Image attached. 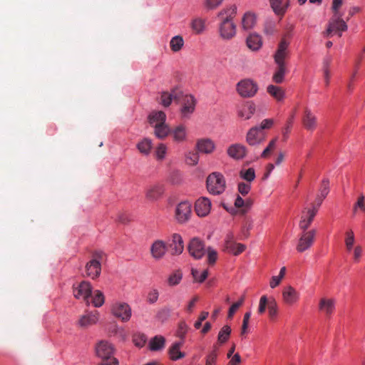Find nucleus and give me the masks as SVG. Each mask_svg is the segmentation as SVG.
I'll use <instances>...</instances> for the list:
<instances>
[{"label":"nucleus","instance_id":"nucleus-9","mask_svg":"<svg viewBox=\"0 0 365 365\" xmlns=\"http://www.w3.org/2000/svg\"><path fill=\"white\" fill-rule=\"evenodd\" d=\"M167 247L172 255H180L184 250L182 237L179 234L174 233L168 240Z\"/></svg>","mask_w":365,"mask_h":365},{"label":"nucleus","instance_id":"nucleus-51","mask_svg":"<svg viewBox=\"0 0 365 365\" xmlns=\"http://www.w3.org/2000/svg\"><path fill=\"white\" fill-rule=\"evenodd\" d=\"M268 312L269 317L273 319H274L277 315V304L274 299H272L269 302L268 304Z\"/></svg>","mask_w":365,"mask_h":365},{"label":"nucleus","instance_id":"nucleus-28","mask_svg":"<svg viewBox=\"0 0 365 365\" xmlns=\"http://www.w3.org/2000/svg\"><path fill=\"white\" fill-rule=\"evenodd\" d=\"M165 120L166 115L163 111H155L149 115V123L153 127L165 123Z\"/></svg>","mask_w":365,"mask_h":365},{"label":"nucleus","instance_id":"nucleus-43","mask_svg":"<svg viewBox=\"0 0 365 365\" xmlns=\"http://www.w3.org/2000/svg\"><path fill=\"white\" fill-rule=\"evenodd\" d=\"M240 176L247 182H250L255 178V170L252 168L248 169H242L240 172Z\"/></svg>","mask_w":365,"mask_h":365},{"label":"nucleus","instance_id":"nucleus-19","mask_svg":"<svg viewBox=\"0 0 365 365\" xmlns=\"http://www.w3.org/2000/svg\"><path fill=\"white\" fill-rule=\"evenodd\" d=\"M195 149L197 152L210 154L215 149V144L210 138H200L196 142Z\"/></svg>","mask_w":365,"mask_h":365},{"label":"nucleus","instance_id":"nucleus-3","mask_svg":"<svg viewBox=\"0 0 365 365\" xmlns=\"http://www.w3.org/2000/svg\"><path fill=\"white\" fill-rule=\"evenodd\" d=\"M237 91L243 98H252L258 91L257 83L252 79L241 80L237 84Z\"/></svg>","mask_w":365,"mask_h":365},{"label":"nucleus","instance_id":"nucleus-15","mask_svg":"<svg viewBox=\"0 0 365 365\" xmlns=\"http://www.w3.org/2000/svg\"><path fill=\"white\" fill-rule=\"evenodd\" d=\"M196 101L192 95H185L182 97L181 114L183 118H189L194 112Z\"/></svg>","mask_w":365,"mask_h":365},{"label":"nucleus","instance_id":"nucleus-60","mask_svg":"<svg viewBox=\"0 0 365 365\" xmlns=\"http://www.w3.org/2000/svg\"><path fill=\"white\" fill-rule=\"evenodd\" d=\"M182 279V274L180 272H175L171 274L168 278V284L170 286H175L180 283Z\"/></svg>","mask_w":365,"mask_h":365},{"label":"nucleus","instance_id":"nucleus-33","mask_svg":"<svg viewBox=\"0 0 365 365\" xmlns=\"http://www.w3.org/2000/svg\"><path fill=\"white\" fill-rule=\"evenodd\" d=\"M255 105L252 102H248L244 106L242 109L239 113V115L244 118L245 120L251 118L255 112Z\"/></svg>","mask_w":365,"mask_h":365},{"label":"nucleus","instance_id":"nucleus-64","mask_svg":"<svg viewBox=\"0 0 365 365\" xmlns=\"http://www.w3.org/2000/svg\"><path fill=\"white\" fill-rule=\"evenodd\" d=\"M223 0H205V6L208 9H215L218 7Z\"/></svg>","mask_w":365,"mask_h":365},{"label":"nucleus","instance_id":"nucleus-42","mask_svg":"<svg viewBox=\"0 0 365 365\" xmlns=\"http://www.w3.org/2000/svg\"><path fill=\"white\" fill-rule=\"evenodd\" d=\"M137 147L141 153L148 155L152 148V142L150 139L145 138L138 143Z\"/></svg>","mask_w":365,"mask_h":365},{"label":"nucleus","instance_id":"nucleus-57","mask_svg":"<svg viewBox=\"0 0 365 365\" xmlns=\"http://www.w3.org/2000/svg\"><path fill=\"white\" fill-rule=\"evenodd\" d=\"M192 274L195 281L198 282H204L208 276V271L204 270L200 275L198 276V271L197 269H192Z\"/></svg>","mask_w":365,"mask_h":365},{"label":"nucleus","instance_id":"nucleus-18","mask_svg":"<svg viewBox=\"0 0 365 365\" xmlns=\"http://www.w3.org/2000/svg\"><path fill=\"white\" fill-rule=\"evenodd\" d=\"M283 302L288 305L296 304L299 299V293L293 287L287 286L282 291Z\"/></svg>","mask_w":365,"mask_h":365},{"label":"nucleus","instance_id":"nucleus-6","mask_svg":"<svg viewBox=\"0 0 365 365\" xmlns=\"http://www.w3.org/2000/svg\"><path fill=\"white\" fill-rule=\"evenodd\" d=\"M187 249L190 255L195 259H201L205 254V243L198 237L190 240Z\"/></svg>","mask_w":365,"mask_h":365},{"label":"nucleus","instance_id":"nucleus-59","mask_svg":"<svg viewBox=\"0 0 365 365\" xmlns=\"http://www.w3.org/2000/svg\"><path fill=\"white\" fill-rule=\"evenodd\" d=\"M269 302V301H268L267 297L265 295L261 297L257 310L259 314H262L265 312L266 308H268Z\"/></svg>","mask_w":365,"mask_h":365},{"label":"nucleus","instance_id":"nucleus-35","mask_svg":"<svg viewBox=\"0 0 365 365\" xmlns=\"http://www.w3.org/2000/svg\"><path fill=\"white\" fill-rule=\"evenodd\" d=\"M232 329L229 325H225L220 329L217 336V341L220 344H225L230 338Z\"/></svg>","mask_w":365,"mask_h":365},{"label":"nucleus","instance_id":"nucleus-40","mask_svg":"<svg viewBox=\"0 0 365 365\" xmlns=\"http://www.w3.org/2000/svg\"><path fill=\"white\" fill-rule=\"evenodd\" d=\"M286 71L285 65H277V70L272 77L273 81L276 83H282Z\"/></svg>","mask_w":365,"mask_h":365},{"label":"nucleus","instance_id":"nucleus-32","mask_svg":"<svg viewBox=\"0 0 365 365\" xmlns=\"http://www.w3.org/2000/svg\"><path fill=\"white\" fill-rule=\"evenodd\" d=\"M245 248L246 247L245 245L241 243H236L235 242L233 243L228 242L225 245V250L235 255H240L245 251Z\"/></svg>","mask_w":365,"mask_h":365},{"label":"nucleus","instance_id":"nucleus-63","mask_svg":"<svg viewBox=\"0 0 365 365\" xmlns=\"http://www.w3.org/2000/svg\"><path fill=\"white\" fill-rule=\"evenodd\" d=\"M171 314V310L170 308L165 307L160 310L158 313V318L162 321L167 319Z\"/></svg>","mask_w":365,"mask_h":365},{"label":"nucleus","instance_id":"nucleus-2","mask_svg":"<svg viewBox=\"0 0 365 365\" xmlns=\"http://www.w3.org/2000/svg\"><path fill=\"white\" fill-rule=\"evenodd\" d=\"M207 188L210 193L217 195L222 194L226 187L224 176L217 172H214L207 178Z\"/></svg>","mask_w":365,"mask_h":365},{"label":"nucleus","instance_id":"nucleus-47","mask_svg":"<svg viewBox=\"0 0 365 365\" xmlns=\"http://www.w3.org/2000/svg\"><path fill=\"white\" fill-rule=\"evenodd\" d=\"M277 141V138H275L272 139L269 143L268 145L262 151V153L261 154V158H267L271 155V153L275 149Z\"/></svg>","mask_w":365,"mask_h":365},{"label":"nucleus","instance_id":"nucleus-46","mask_svg":"<svg viewBox=\"0 0 365 365\" xmlns=\"http://www.w3.org/2000/svg\"><path fill=\"white\" fill-rule=\"evenodd\" d=\"M345 235L346 248L348 252H351V250L353 249V246L355 242L354 234V232L351 230H350L346 232Z\"/></svg>","mask_w":365,"mask_h":365},{"label":"nucleus","instance_id":"nucleus-54","mask_svg":"<svg viewBox=\"0 0 365 365\" xmlns=\"http://www.w3.org/2000/svg\"><path fill=\"white\" fill-rule=\"evenodd\" d=\"M329 192V181L328 179L323 180L322 182V185L319 190V195L322 198H324L327 196Z\"/></svg>","mask_w":365,"mask_h":365},{"label":"nucleus","instance_id":"nucleus-7","mask_svg":"<svg viewBox=\"0 0 365 365\" xmlns=\"http://www.w3.org/2000/svg\"><path fill=\"white\" fill-rule=\"evenodd\" d=\"M92 293V287L88 282L82 281L81 282L73 284V295L76 299H83L88 302V299Z\"/></svg>","mask_w":365,"mask_h":365},{"label":"nucleus","instance_id":"nucleus-13","mask_svg":"<svg viewBox=\"0 0 365 365\" xmlns=\"http://www.w3.org/2000/svg\"><path fill=\"white\" fill-rule=\"evenodd\" d=\"M220 36L224 39H230L236 34V26L227 19H222V23L220 26Z\"/></svg>","mask_w":365,"mask_h":365},{"label":"nucleus","instance_id":"nucleus-31","mask_svg":"<svg viewBox=\"0 0 365 365\" xmlns=\"http://www.w3.org/2000/svg\"><path fill=\"white\" fill-rule=\"evenodd\" d=\"M165 339L162 336H155L149 341V348L151 351H156L164 348Z\"/></svg>","mask_w":365,"mask_h":365},{"label":"nucleus","instance_id":"nucleus-8","mask_svg":"<svg viewBox=\"0 0 365 365\" xmlns=\"http://www.w3.org/2000/svg\"><path fill=\"white\" fill-rule=\"evenodd\" d=\"M316 232L315 230L302 232L297 245V250L299 252H304L312 246Z\"/></svg>","mask_w":365,"mask_h":365},{"label":"nucleus","instance_id":"nucleus-53","mask_svg":"<svg viewBox=\"0 0 365 365\" xmlns=\"http://www.w3.org/2000/svg\"><path fill=\"white\" fill-rule=\"evenodd\" d=\"M217 355V349L216 346H214L213 350L206 357L205 365H215Z\"/></svg>","mask_w":365,"mask_h":365},{"label":"nucleus","instance_id":"nucleus-21","mask_svg":"<svg viewBox=\"0 0 365 365\" xmlns=\"http://www.w3.org/2000/svg\"><path fill=\"white\" fill-rule=\"evenodd\" d=\"M336 302L334 299L323 297L319 302V310L329 317L334 312Z\"/></svg>","mask_w":365,"mask_h":365},{"label":"nucleus","instance_id":"nucleus-45","mask_svg":"<svg viewBox=\"0 0 365 365\" xmlns=\"http://www.w3.org/2000/svg\"><path fill=\"white\" fill-rule=\"evenodd\" d=\"M192 29L196 34L202 33L205 29V21L200 18H196L191 23Z\"/></svg>","mask_w":365,"mask_h":365},{"label":"nucleus","instance_id":"nucleus-61","mask_svg":"<svg viewBox=\"0 0 365 365\" xmlns=\"http://www.w3.org/2000/svg\"><path fill=\"white\" fill-rule=\"evenodd\" d=\"M159 292L156 289H151L147 297V301L150 304H154L158 299Z\"/></svg>","mask_w":365,"mask_h":365},{"label":"nucleus","instance_id":"nucleus-1","mask_svg":"<svg viewBox=\"0 0 365 365\" xmlns=\"http://www.w3.org/2000/svg\"><path fill=\"white\" fill-rule=\"evenodd\" d=\"M96 355L103 360L99 365H114V348L111 343L101 340L95 347Z\"/></svg>","mask_w":365,"mask_h":365},{"label":"nucleus","instance_id":"nucleus-17","mask_svg":"<svg viewBox=\"0 0 365 365\" xmlns=\"http://www.w3.org/2000/svg\"><path fill=\"white\" fill-rule=\"evenodd\" d=\"M304 128L308 131H313L317 126V118L310 109L306 108L302 118Z\"/></svg>","mask_w":365,"mask_h":365},{"label":"nucleus","instance_id":"nucleus-25","mask_svg":"<svg viewBox=\"0 0 365 365\" xmlns=\"http://www.w3.org/2000/svg\"><path fill=\"white\" fill-rule=\"evenodd\" d=\"M170 135H172L175 142H184L187 140V128L184 125H179L171 129Z\"/></svg>","mask_w":365,"mask_h":365},{"label":"nucleus","instance_id":"nucleus-48","mask_svg":"<svg viewBox=\"0 0 365 365\" xmlns=\"http://www.w3.org/2000/svg\"><path fill=\"white\" fill-rule=\"evenodd\" d=\"M92 303L96 307H99L104 303V296L99 290L94 291V296L92 299Z\"/></svg>","mask_w":365,"mask_h":365},{"label":"nucleus","instance_id":"nucleus-24","mask_svg":"<svg viewBox=\"0 0 365 365\" xmlns=\"http://www.w3.org/2000/svg\"><path fill=\"white\" fill-rule=\"evenodd\" d=\"M182 93L177 89H173L170 93L164 91L162 92L160 96V103L165 107H168L173 100L177 101L180 99Z\"/></svg>","mask_w":365,"mask_h":365},{"label":"nucleus","instance_id":"nucleus-10","mask_svg":"<svg viewBox=\"0 0 365 365\" xmlns=\"http://www.w3.org/2000/svg\"><path fill=\"white\" fill-rule=\"evenodd\" d=\"M191 215V204L187 201L179 203L175 210V218L180 223L187 221Z\"/></svg>","mask_w":365,"mask_h":365},{"label":"nucleus","instance_id":"nucleus-38","mask_svg":"<svg viewBox=\"0 0 365 365\" xmlns=\"http://www.w3.org/2000/svg\"><path fill=\"white\" fill-rule=\"evenodd\" d=\"M237 14V7L235 5L231 6L230 7L222 10L218 14V16L223 19H227L230 21H232V19Z\"/></svg>","mask_w":365,"mask_h":365},{"label":"nucleus","instance_id":"nucleus-37","mask_svg":"<svg viewBox=\"0 0 365 365\" xmlns=\"http://www.w3.org/2000/svg\"><path fill=\"white\" fill-rule=\"evenodd\" d=\"M333 26V30L336 31H344L347 29V25L345 21L341 19V16L334 17L331 21Z\"/></svg>","mask_w":365,"mask_h":365},{"label":"nucleus","instance_id":"nucleus-29","mask_svg":"<svg viewBox=\"0 0 365 365\" xmlns=\"http://www.w3.org/2000/svg\"><path fill=\"white\" fill-rule=\"evenodd\" d=\"M182 341L180 342H176L173 344L169 349V354L172 360L176 361L185 356V354L180 351V349L182 346Z\"/></svg>","mask_w":365,"mask_h":365},{"label":"nucleus","instance_id":"nucleus-36","mask_svg":"<svg viewBox=\"0 0 365 365\" xmlns=\"http://www.w3.org/2000/svg\"><path fill=\"white\" fill-rule=\"evenodd\" d=\"M267 91V93L277 101H282L284 98V93L283 90L277 86L269 85L268 86Z\"/></svg>","mask_w":365,"mask_h":365},{"label":"nucleus","instance_id":"nucleus-27","mask_svg":"<svg viewBox=\"0 0 365 365\" xmlns=\"http://www.w3.org/2000/svg\"><path fill=\"white\" fill-rule=\"evenodd\" d=\"M246 43L247 47L252 51L259 50L262 45V38L260 36L256 34H251L247 38Z\"/></svg>","mask_w":365,"mask_h":365},{"label":"nucleus","instance_id":"nucleus-39","mask_svg":"<svg viewBox=\"0 0 365 365\" xmlns=\"http://www.w3.org/2000/svg\"><path fill=\"white\" fill-rule=\"evenodd\" d=\"M183 45V38L180 35L173 37L170 41V47L173 52H178L180 51Z\"/></svg>","mask_w":365,"mask_h":365},{"label":"nucleus","instance_id":"nucleus-11","mask_svg":"<svg viewBox=\"0 0 365 365\" xmlns=\"http://www.w3.org/2000/svg\"><path fill=\"white\" fill-rule=\"evenodd\" d=\"M132 317L130 306L125 302L115 304V319L121 322H128Z\"/></svg>","mask_w":365,"mask_h":365},{"label":"nucleus","instance_id":"nucleus-4","mask_svg":"<svg viewBox=\"0 0 365 365\" xmlns=\"http://www.w3.org/2000/svg\"><path fill=\"white\" fill-rule=\"evenodd\" d=\"M165 192V185L162 183H154L147 187L145 191V199L150 202L159 200Z\"/></svg>","mask_w":365,"mask_h":365},{"label":"nucleus","instance_id":"nucleus-16","mask_svg":"<svg viewBox=\"0 0 365 365\" xmlns=\"http://www.w3.org/2000/svg\"><path fill=\"white\" fill-rule=\"evenodd\" d=\"M287 41L284 36L278 45V48L274 54V61L277 65H285V58L287 56V48L289 46Z\"/></svg>","mask_w":365,"mask_h":365},{"label":"nucleus","instance_id":"nucleus-50","mask_svg":"<svg viewBox=\"0 0 365 365\" xmlns=\"http://www.w3.org/2000/svg\"><path fill=\"white\" fill-rule=\"evenodd\" d=\"M245 297H242L239 301L234 303L229 309L227 318L232 319L235 313L237 312V310L244 303Z\"/></svg>","mask_w":365,"mask_h":365},{"label":"nucleus","instance_id":"nucleus-23","mask_svg":"<svg viewBox=\"0 0 365 365\" xmlns=\"http://www.w3.org/2000/svg\"><path fill=\"white\" fill-rule=\"evenodd\" d=\"M246 147L242 144H233L227 149L228 155L236 160L243 158L246 155Z\"/></svg>","mask_w":365,"mask_h":365},{"label":"nucleus","instance_id":"nucleus-14","mask_svg":"<svg viewBox=\"0 0 365 365\" xmlns=\"http://www.w3.org/2000/svg\"><path fill=\"white\" fill-rule=\"evenodd\" d=\"M99 319V314L96 310L87 312L81 315L78 321L79 327L86 329L96 324Z\"/></svg>","mask_w":365,"mask_h":365},{"label":"nucleus","instance_id":"nucleus-5","mask_svg":"<svg viewBox=\"0 0 365 365\" xmlns=\"http://www.w3.org/2000/svg\"><path fill=\"white\" fill-rule=\"evenodd\" d=\"M266 133L258 126L251 128L246 135V142L251 146H256L263 143L266 139Z\"/></svg>","mask_w":365,"mask_h":365},{"label":"nucleus","instance_id":"nucleus-44","mask_svg":"<svg viewBox=\"0 0 365 365\" xmlns=\"http://www.w3.org/2000/svg\"><path fill=\"white\" fill-rule=\"evenodd\" d=\"M199 152L196 150V152L190 151L188 152L185 155V163L186 164L194 166L198 163L199 161Z\"/></svg>","mask_w":365,"mask_h":365},{"label":"nucleus","instance_id":"nucleus-12","mask_svg":"<svg viewBox=\"0 0 365 365\" xmlns=\"http://www.w3.org/2000/svg\"><path fill=\"white\" fill-rule=\"evenodd\" d=\"M101 256L98 254H95L93 259H91L86 264V274L92 279L98 277L101 274V262L98 259Z\"/></svg>","mask_w":365,"mask_h":365},{"label":"nucleus","instance_id":"nucleus-22","mask_svg":"<svg viewBox=\"0 0 365 365\" xmlns=\"http://www.w3.org/2000/svg\"><path fill=\"white\" fill-rule=\"evenodd\" d=\"M167 249V244L164 241L156 240L151 245V255L154 259H160L165 255Z\"/></svg>","mask_w":365,"mask_h":365},{"label":"nucleus","instance_id":"nucleus-62","mask_svg":"<svg viewBox=\"0 0 365 365\" xmlns=\"http://www.w3.org/2000/svg\"><path fill=\"white\" fill-rule=\"evenodd\" d=\"M167 148L165 145L161 143L160 144L155 150V155L158 160H163L165 158Z\"/></svg>","mask_w":365,"mask_h":365},{"label":"nucleus","instance_id":"nucleus-55","mask_svg":"<svg viewBox=\"0 0 365 365\" xmlns=\"http://www.w3.org/2000/svg\"><path fill=\"white\" fill-rule=\"evenodd\" d=\"M188 329L189 327L185 322H180L177 331V336L183 340Z\"/></svg>","mask_w":365,"mask_h":365},{"label":"nucleus","instance_id":"nucleus-58","mask_svg":"<svg viewBox=\"0 0 365 365\" xmlns=\"http://www.w3.org/2000/svg\"><path fill=\"white\" fill-rule=\"evenodd\" d=\"M317 213V207L307 209V211H303L302 215H304L307 220L311 224Z\"/></svg>","mask_w":365,"mask_h":365},{"label":"nucleus","instance_id":"nucleus-49","mask_svg":"<svg viewBox=\"0 0 365 365\" xmlns=\"http://www.w3.org/2000/svg\"><path fill=\"white\" fill-rule=\"evenodd\" d=\"M358 210L365 212V197L362 194L359 196L356 202L353 207L354 213H356Z\"/></svg>","mask_w":365,"mask_h":365},{"label":"nucleus","instance_id":"nucleus-52","mask_svg":"<svg viewBox=\"0 0 365 365\" xmlns=\"http://www.w3.org/2000/svg\"><path fill=\"white\" fill-rule=\"evenodd\" d=\"M147 340V337L143 334H136L133 336V341L136 346L143 347Z\"/></svg>","mask_w":365,"mask_h":365},{"label":"nucleus","instance_id":"nucleus-20","mask_svg":"<svg viewBox=\"0 0 365 365\" xmlns=\"http://www.w3.org/2000/svg\"><path fill=\"white\" fill-rule=\"evenodd\" d=\"M210 208L211 202L207 197H200L195 202V209L198 216H206L210 212Z\"/></svg>","mask_w":365,"mask_h":365},{"label":"nucleus","instance_id":"nucleus-30","mask_svg":"<svg viewBox=\"0 0 365 365\" xmlns=\"http://www.w3.org/2000/svg\"><path fill=\"white\" fill-rule=\"evenodd\" d=\"M154 134L159 139H164L169 134H170L171 129L165 123L158 124V125H154Z\"/></svg>","mask_w":365,"mask_h":365},{"label":"nucleus","instance_id":"nucleus-26","mask_svg":"<svg viewBox=\"0 0 365 365\" xmlns=\"http://www.w3.org/2000/svg\"><path fill=\"white\" fill-rule=\"evenodd\" d=\"M269 3L274 12L278 16H283L289 6V0L286 3L283 0H269Z\"/></svg>","mask_w":365,"mask_h":365},{"label":"nucleus","instance_id":"nucleus-34","mask_svg":"<svg viewBox=\"0 0 365 365\" xmlns=\"http://www.w3.org/2000/svg\"><path fill=\"white\" fill-rule=\"evenodd\" d=\"M255 23L256 17L254 14L250 12L245 14L242 21V24L244 29L248 30L252 29L255 26Z\"/></svg>","mask_w":365,"mask_h":365},{"label":"nucleus","instance_id":"nucleus-56","mask_svg":"<svg viewBox=\"0 0 365 365\" xmlns=\"http://www.w3.org/2000/svg\"><path fill=\"white\" fill-rule=\"evenodd\" d=\"M207 261L209 264L212 265L215 263L217 259V252L216 250L209 247L207 250Z\"/></svg>","mask_w":365,"mask_h":365},{"label":"nucleus","instance_id":"nucleus-41","mask_svg":"<svg viewBox=\"0 0 365 365\" xmlns=\"http://www.w3.org/2000/svg\"><path fill=\"white\" fill-rule=\"evenodd\" d=\"M295 117V112H293L287 121L286 125L282 129V140L287 141Z\"/></svg>","mask_w":365,"mask_h":365}]
</instances>
